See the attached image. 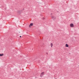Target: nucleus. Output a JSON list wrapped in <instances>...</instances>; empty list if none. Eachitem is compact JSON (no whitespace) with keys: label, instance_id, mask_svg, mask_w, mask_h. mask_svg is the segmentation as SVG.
Returning a JSON list of instances; mask_svg holds the SVG:
<instances>
[{"label":"nucleus","instance_id":"f257e3e1","mask_svg":"<svg viewBox=\"0 0 79 79\" xmlns=\"http://www.w3.org/2000/svg\"><path fill=\"white\" fill-rule=\"evenodd\" d=\"M44 73H45V72H43L40 73V77H42L44 76Z\"/></svg>","mask_w":79,"mask_h":79},{"label":"nucleus","instance_id":"f03ea898","mask_svg":"<svg viewBox=\"0 0 79 79\" xmlns=\"http://www.w3.org/2000/svg\"><path fill=\"white\" fill-rule=\"evenodd\" d=\"M23 11V10H19L17 11V12L19 13L20 14H21V13H22V12Z\"/></svg>","mask_w":79,"mask_h":79},{"label":"nucleus","instance_id":"7ed1b4c3","mask_svg":"<svg viewBox=\"0 0 79 79\" xmlns=\"http://www.w3.org/2000/svg\"><path fill=\"white\" fill-rule=\"evenodd\" d=\"M52 18L53 19V20H55V19H56V17L53 16L52 17Z\"/></svg>","mask_w":79,"mask_h":79},{"label":"nucleus","instance_id":"20e7f679","mask_svg":"<svg viewBox=\"0 0 79 79\" xmlns=\"http://www.w3.org/2000/svg\"><path fill=\"white\" fill-rule=\"evenodd\" d=\"M70 26L71 27H74V24L73 23H71Z\"/></svg>","mask_w":79,"mask_h":79},{"label":"nucleus","instance_id":"39448f33","mask_svg":"<svg viewBox=\"0 0 79 79\" xmlns=\"http://www.w3.org/2000/svg\"><path fill=\"white\" fill-rule=\"evenodd\" d=\"M33 23H30L29 25V27H31V26H33Z\"/></svg>","mask_w":79,"mask_h":79},{"label":"nucleus","instance_id":"423d86ee","mask_svg":"<svg viewBox=\"0 0 79 79\" xmlns=\"http://www.w3.org/2000/svg\"><path fill=\"white\" fill-rule=\"evenodd\" d=\"M3 55H4V54H3V53L2 54H0V56H3Z\"/></svg>","mask_w":79,"mask_h":79},{"label":"nucleus","instance_id":"0eeeda50","mask_svg":"<svg viewBox=\"0 0 79 79\" xmlns=\"http://www.w3.org/2000/svg\"><path fill=\"white\" fill-rule=\"evenodd\" d=\"M65 47H69V45H68V44H65Z\"/></svg>","mask_w":79,"mask_h":79},{"label":"nucleus","instance_id":"6e6552de","mask_svg":"<svg viewBox=\"0 0 79 79\" xmlns=\"http://www.w3.org/2000/svg\"><path fill=\"white\" fill-rule=\"evenodd\" d=\"M51 47H53V43H51Z\"/></svg>","mask_w":79,"mask_h":79},{"label":"nucleus","instance_id":"1a4fd4ad","mask_svg":"<svg viewBox=\"0 0 79 79\" xmlns=\"http://www.w3.org/2000/svg\"><path fill=\"white\" fill-rule=\"evenodd\" d=\"M43 19H45V18H43Z\"/></svg>","mask_w":79,"mask_h":79},{"label":"nucleus","instance_id":"9d476101","mask_svg":"<svg viewBox=\"0 0 79 79\" xmlns=\"http://www.w3.org/2000/svg\"><path fill=\"white\" fill-rule=\"evenodd\" d=\"M46 54H47V55H48V52H46Z\"/></svg>","mask_w":79,"mask_h":79},{"label":"nucleus","instance_id":"9b49d317","mask_svg":"<svg viewBox=\"0 0 79 79\" xmlns=\"http://www.w3.org/2000/svg\"><path fill=\"white\" fill-rule=\"evenodd\" d=\"M57 13H59V11H57Z\"/></svg>","mask_w":79,"mask_h":79},{"label":"nucleus","instance_id":"f8f14e48","mask_svg":"<svg viewBox=\"0 0 79 79\" xmlns=\"http://www.w3.org/2000/svg\"><path fill=\"white\" fill-rule=\"evenodd\" d=\"M20 38L21 37V36H20Z\"/></svg>","mask_w":79,"mask_h":79},{"label":"nucleus","instance_id":"ddd939ff","mask_svg":"<svg viewBox=\"0 0 79 79\" xmlns=\"http://www.w3.org/2000/svg\"><path fill=\"white\" fill-rule=\"evenodd\" d=\"M24 10V9H23V10Z\"/></svg>","mask_w":79,"mask_h":79},{"label":"nucleus","instance_id":"4468645a","mask_svg":"<svg viewBox=\"0 0 79 79\" xmlns=\"http://www.w3.org/2000/svg\"><path fill=\"white\" fill-rule=\"evenodd\" d=\"M51 15H52V14H51Z\"/></svg>","mask_w":79,"mask_h":79},{"label":"nucleus","instance_id":"2eb2a0df","mask_svg":"<svg viewBox=\"0 0 79 79\" xmlns=\"http://www.w3.org/2000/svg\"><path fill=\"white\" fill-rule=\"evenodd\" d=\"M39 62H40V61H39Z\"/></svg>","mask_w":79,"mask_h":79}]
</instances>
